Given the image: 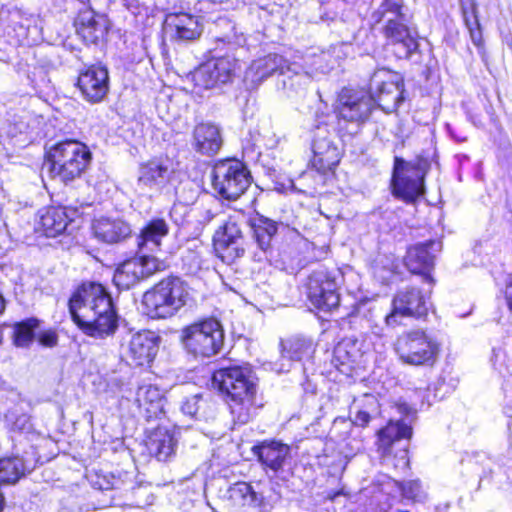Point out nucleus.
<instances>
[{"mask_svg": "<svg viewBox=\"0 0 512 512\" xmlns=\"http://www.w3.org/2000/svg\"><path fill=\"white\" fill-rule=\"evenodd\" d=\"M336 61L332 59L330 52H321L319 55H315L309 61H306L307 70L300 74H294L300 80H307L309 77L316 73H327L334 67Z\"/></svg>", "mask_w": 512, "mask_h": 512, "instance_id": "nucleus-38", "label": "nucleus"}, {"mask_svg": "<svg viewBox=\"0 0 512 512\" xmlns=\"http://www.w3.org/2000/svg\"><path fill=\"white\" fill-rule=\"evenodd\" d=\"M337 273L326 268L313 271L307 282V295L311 304L319 310L328 312L340 303Z\"/></svg>", "mask_w": 512, "mask_h": 512, "instance_id": "nucleus-11", "label": "nucleus"}, {"mask_svg": "<svg viewBox=\"0 0 512 512\" xmlns=\"http://www.w3.org/2000/svg\"><path fill=\"white\" fill-rule=\"evenodd\" d=\"M69 311L78 327L91 337L105 338L118 327L112 299L101 284H82L70 298Z\"/></svg>", "mask_w": 512, "mask_h": 512, "instance_id": "nucleus-1", "label": "nucleus"}, {"mask_svg": "<svg viewBox=\"0 0 512 512\" xmlns=\"http://www.w3.org/2000/svg\"><path fill=\"white\" fill-rule=\"evenodd\" d=\"M369 96L387 113L395 111L403 101V81L397 73L379 69L373 73L369 84Z\"/></svg>", "mask_w": 512, "mask_h": 512, "instance_id": "nucleus-9", "label": "nucleus"}, {"mask_svg": "<svg viewBox=\"0 0 512 512\" xmlns=\"http://www.w3.org/2000/svg\"><path fill=\"white\" fill-rule=\"evenodd\" d=\"M199 6V10L204 13V17L207 21L213 24H215V20L220 16L215 14L224 10L223 3L214 0H202L199 2Z\"/></svg>", "mask_w": 512, "mask_h": 512, "instance_id": "nucleus-45", "label": "nucleus"}, {"mask_svg": "<svg viewBox=\"0 0 512 512\" xmlns=\"http://www.w3.org/2000/svg\"><path fill=\"white\" fill-rule=\"evenodd\" d=\"M111 0H108V2H104V0H87L84 3H88L89 7L91 9H94V7H102V6H108L110 4Z\"/></svg>", "mask_w": 512, "mask_h": 512, "instance_id": "nucleus-56", "label": "nucleus"}, {"mask_svg": "<svg viewBox=\"0 0 512 512\" xmlns=\"http://www.w3.org/2000/svg\"><path fill=\"white\" fill-rule=\"evenodd\" d=\"M403 0H383L377 10L371 15L373 25L379 24L382 21L388 22V17L399 20L404 19Z\"/></svg>", "mask_w": 512, "mask_h": 512, "instance_id": "nucleus-37", "label": "nucleus"}, {"mask_svg": "<svg viewBox=\"0 0 512 512\" xmlns=\"http://www.w3.org/2000/svg\"><path fill=\"white\" fill-rule=\"evenodd\" d=\"M458 141H465L466 140V137H462V138H457Z\"/></svg>", "mask_w": 512, "mask_h": 512, "instance_id": "nucleus-63", "label": "nucleus"}, {"mask_svg": "<svg viewBox=\"0 0 512 512\" xmlns=\"http://www.w3.org/2000/svg\"><path fill=\"white\" fill-rule=\"evenodd\" d=\"M402 21L403 19L395 20L388 17L383 33L389 43L394 46L396 56L408 58L417 50L418 42Z\"/></svg>", "mask_w": 512, "mask_h": 512, "instance_id": "nucleus-22", "label": "nucleus"}, {"mask_svg": "<svg viewBox=\"0 0 512 512\" xmlns=\"http://www.w3.org/2000/svg\"><path fill=\"white\" fill-rule=\"evenodd\" d=\"M199 400H200L199 395H194V396L186 399L181 406L182 412L189 416H195L199 410V405H198Z\"/></svg>", "mask_w": 512, "mask_h": 512, "instance_id": "nucleus-46", "label": "nucleus"}, {"mask_svg": "<svg viewBox=\"0 0 512 512\" xmlns=\"http://www.w3.org/2000/svg\"><path fill=\"white\" fill-rule=\"evenodd\" d=\"M142 255L134 257L138 261L140 268L143 270V279L149 277L157 271L164 269V263L158 260L154 256L146 255L145 252H141Z\"/></svg>", "mask_w": 512, "mask_h": 512, "instance_id": "nucleus-44", "label": "nucleus"}, {"mask_svg": "<svg viewBox=\"0 0 512 512\" xmlns=\"http://www.w3.org/2000/svg\"><path fill=\"white\" fill-rule=\"evenodd\" d=\"M76 32L86 44H97L103 40L109 29V20L105 14L94 9L80 10L74 22Z\"/></svg>", "mask_w": 512, "mask_h": 512, "instance_id": "nucleus-18", "label": "nucleus"}, {"mask_svg": "<svg viewBox=\"0 0 512 512\" xmlns=\"http://www.w3.org/2000/svg\"><path fill=\"white\" fill-rule=\"evenodd\" d=\"M373 109V97L365 91L343 89L339 95L337 113L340 120L359 125L369 118Z\"/></svg>", "mask_w": 512, "mask_h": 512, "instance_id": "nucleus-14", "label": "nucleus"}, {"mask_svg": "<svg viewBox=\"0 0 512 512\" xmlns=\"http://www.w3.org/2000/svg\"><path fill=\"white\" fill-rule=\"evenodd\" d=\"M213 384L230 397L231 413L240 424L250 421L254 412L256 384L252 371L247 367L231 366L214 372Z\"/></svg>", "mask_w": 512, "mask_h": 512, "instance_id": "nucleus-2", "label": "nucleus"}, {"mask_svg": "<svg viewBox=\"0 0 512 512\" xmlns=\"http://www.w3.org/2000/svg\"><path fill=\"white\" fill-rule=\"evenodd\" d=\"M252 448H290L289 445L283 444L281 442L275 441V440H269V441H263L259 445H254Z\"/></svg>", "mask_w": 512, "mask_h": 512, "instance_id": "nucleus-52", "label": "nucleus"}, {"mask_svg": "<svg viewBox=\"0 0 512 512\" xmlns=\"http://www.w3.org/2000/svg\"><path fill=\"white\" fill-rule=\"evenodd\" d=\"M179 438V430L158 426L155 429H147L143 443L147 448H174L179 444Z\"/></svg>", "mask_w": 512, "mask_h": 512, "instance_id": "nucleus-34", "label": "nucleus"}, {"mask_svg": "<svg viewBox=\"0 0 512 512\" xmlns=\"http://www.w3.org/2000/svg\"><path fill=\"white\" fill-rule=\"evenodd\" d=\"M363 352L357 339L346 338L339 342L333 351L335 365H349L358 361Z\"/></svg>", "mask_w": 512, "mask_h": 512, "instance_id": "nucleus-36", "label": "nucleus"}, {"mask_svg": "<svg viewBox=\"0 0 512 512\" xmlns=\"http://www.w3.org/2000/svg\"><path fill=\"white\" fill-rule=\"evenodd\" d=\"M298 68L295 64H288L278 54H269L251 63L245 72L244 81L249 88H256L275 72H279L292 81L294 74H298Z\"/></svg>", "mask_w": 512, "mask_h": 512, "instance_id": "nucleus-15", "label": "nucleus"}, {"mask_svg": "<svg viewBox=\"0 0 512 512\" xmlns=\"http://www.w3.org/2000/svg\"><path fill=\"white\" fill-rule=\"evenodd\" d=\"M372 419L371 412L367 409H359L357 410L353 420L352 424L359 426V427H365L370 420Z\"/></svg>", "mask_w": 512, "mask_h": 512, "instance_id": "nucleus-47", "label": "nucleus"}, {"mask_svg": "<svg viewBox=\"0 0 512 512\" xmlns=\"http://www.w3.org/2000/svg\"><path fill=\"white\" fill-rule=\"evenodd\" d=\"M40 342L45 346H54L57 343V335L54 332H47L41 335Z\"/></svg>", "mask_w": 512, "mask_h": 512, "instance_id": "nucleus-51", "label": "nucleus"}, {"mask_svg": "<svg viewBox=\"0 0 512 512\" xmlns=\"http://www.w3.org/2000/svg\"><path fill=\"white\" fill-rule=\"evenodd\" d=\"M187 297L186 284L178 277H168L144 293L142 304L149 317L168 318L186 304Z\"/></svg>", "mask_w": 512, "mask_h": 512, "instance_id": "nucleus-4", "label": "nucleus"}, {"mask_svg": "<svg viewBox=\"0 0 512 512\" xmlns=\"http://www.w3.org/2000/svg\"><path fill=\"white\" fill-rule=\"evenodd\" d=\"M412 437L411 426L402 421L390 420L386 426L377 431L379 448H389L401 440H408Z\"/></svg>", "mask_w": 512, "mask_h": 512, "instance_id": "nucleus-33", "label": "nucleus"}, {"mask_svg": "<svg viewBox=\"0 0 512 512\" xmlns=\"http://www.w3.org/2000/svg\"><path fill=\"white\" fill-rule=\"evenodd\" d=\"M232 496L234 495H241L242 497H245L246 495L251 493V486L247 483H237L235 486L231 489Z\"/></svg>", "mask_w": 512, "mask_h": 512, "instance_id": "nucleus-50", "label": "nucleus"}, {"mask_svg": "<svg viewBox=\"0 0 512 512\" xmlns=\"http://www.w3.org/2000/svg\"><path fill=\"white\" fill-rule=\"evenodd\" d=\"M402 496L406 499L421 502L426 498V493L422 489L418 480H409L402 482L399 486Z\"/></svg>", "mask_w": 512, "mask_h": 512, "instance_id": "nucleus-43", "label": "nucleus"}, {"mask_svg": "<svg viewBox=\"0 0 512 512\" xmlns=\"http://www.w3.org/2000/svg\"><path fill=\"white\" fill-rule=\"evenodd\" d=\"M281 356L283 359L291 361H301L308 359L315 351L311 339L301 336H293L281 342Z\"/></svg>", "mask_w": 512, "mask_h": 512, "instance_id": "nucleus-32", "label": "nucleus"}, {"mask_svg": "<svg viewBox=\"0 0 512 512\" xmlns=\"http://www.w3.org/2000/svg\"><path fill=\"white\" fill-rule=\"evenodd\" d=\"M91 159V152L85 144L66 140L49 148L45 168L52 179L68 183L84 173Z\"/></svg>", "mask_w": 512, "mask_h": 512, "instance_id": "nucleus-3", "label": "nucleus"}, {"mask_svg": "<svg viewBox=\"0 0 512 512\" xmlns=\"http://www.w3.org/2000/svg\"><path fill=\"white\" fill-rule=\"evenodd\" d=\"M136 403L141 414L147 419H157L164 414L165 398L160 389L151 384L138 387Z\"/></svg>", "mask_w": 512, "mask_h": 512, "instance_id": "nucleus-27", "label": "nucleus"}, {"mask_svg": "<svg viewBox=\"0 0 512 512\" xmlns=\"http://www.w3.org/2000/svg\"><path fill=\"white\" fill-rule=\"evenodd\" d=\"M463 19L467 29L470 32L473 43L477 46L482 44V33L478 18L475 13V4L472 1L461 2Z\"/></svg>", "mask_w": 512, "mask_h": 512, "instance_id": "nucleus-40", "label": "nucleus"}, {"mask_svg": "<svg viewBox=\"0 0 512 512\" xmlns=\"http://www.w3.org/2000/svg\"><path fill=\"white\" fill-rule=\"evenodd\" d=\"M99 484V488L100 489H110V488H114L115 487V484L114 483H111L110 481L106 480V478L104 477V483H98Z\"/></svg>", "mask_w": 512, "mask_h": 512, "instance_id": "nucleus-57", "label": "nucleus"}, {"mask_svg": "<svg viewBox=\"0 0 512 512\" xmlns=\"http://www.w3.org/2000/svg\"><path fill=\"white\" fill-rule=\"evenodd\" d=\"M39 325L38 320L28 319L15 325L14 342L19 347L27 346L34 337V329Z\"/></svg>", "mask_w": 512, "mask_h": 512, "instance_id": "nucleus-41", "label": "nucleus"}, {"mask_svg": "<svg viewBox=\"0 0 512 512\" xmlns=\"http://www.w3.org/2000/svg\"><path fill=\"white\" fill-rule=\"evenodd\" d=\"M158 351V337L154 332L141 331L123 340L120 346L122 359L133 367L149 365Z\"/></svg>", "mask_w": 512, "mask_h": 512, "instance_id": "nucleus-12", "label": "nucleus"}, {"mask_svg": "<svg viewBox=\"0 0 512 512\" xmlns=\"http://www.w3.org/2000/svg\"><path fill=\"white\" fill-rule=\"evenodd\" d=\"M173 173V163L168 158H158L139 168L137 187L141 191L157 190L167 183Z\"/></svg>", "mask_w": 512, "mask_h": 512, "instance_id": "nucleus-19", "label": "nucleus"}, {"mask_svg": "<svg viewBox=\"0 0 512 512\" xmlns=\"http://www.w3.org/2000/svg\"><path fill=\"white\" fill-rule=\"evenodd\" d=\"M214 190L224 199L236 200L250 185V175L237 160H223L213 168Z\"/></svg>", "mask_w": 512, "mask_h": 512, "instance_id": "nucleus-8", "label": "nucleus"}, {"mask_svg": "<svg viewBox=\"0 0 512 512\" xmlns=\"http://www.w3.org/2000/svg\"><path fill=\"white\" fill-rule=\"evenodd\" d=\"M182 342L189 354L195 357H211L221 350L224 332L219 321L208 318L184 328Z\"/></svg>", "mask_w": 512, "mask_h": 512, "instance_id": "nucleus-5", "label": "nucleus"}, {"mask_svg": "<svg viewBox=\"0 0 512 512\" xmlns=\"http://www.w3.org/2000/svg\"><path fill=\"white\" fill-rule=\"evenodd\" d=\"M37 230L47 237H56L65 231L69 218L64 208L48 207L38 213Z\"/></svg>", "mask_w": 512, "mask_h": 512, "instance_id": "nucleus-29", "label": "nucleus"}, {"mask_svg": "<svg viewBox=\"0 0 512 512\" xmlns=\"http://www.w3.org/2000/svg\"><path fill=\"white\" fill-rule=\"evenodd\" d=\"M338 495H340V492H337V493H334V494H328V498L333 500Z\"/></svg>", "mask_w": 512, "mask_h": 512, "instance_id": "nucleus-62", "label": "nucleus"}, {"mask_svg": "<svg viewBox=\"0 0 512 512\" xmlns=\"http://www.w3.org/2000/svg\"><path fill=\"white\" fill-rule=\"evenodd\" d=\"M211 32L215 43V51L223 49L233 51L246 44L244 33L239 31L237 25L225 16H219L215 20Z\"/></svg>", "mask_w": 512, "mask_h": 512, "instance_id": "nucleus-24", "label": "nucleus"}, {"mask_svg": "<svg viewBox=\"0 0 512 512\" xmlns=\"http://www.w3.org/2000/svg\"><path fill=\"white\" fill-rule=\"evenodd\" d=\"M5 309V300L2 296V294H0V314L4 311Z\"/></svg>", "mask_w": 512, "mask_h": 512, "instance_id": "nucleus-60", "label": "nucleus"}, {"mask_svg": "<svg viewBox=\"0 0 512 512\" xmlns=\"http://www.w3.org/2000/svg\"><path fill=\"white\" fill-rule=\"evenodd\" d=\"M15 29L18 35L29 41V38L34 42L37 40L39 34L38 17L34 15L21 17L20 21L16 23Z\"/></svg>", "mask_w": 512, "mask_h": 512, "instance_id": "nucleus-42", "label": "nucleus"}, {"mask_svg": "<svg viewBox=\"0 0 512 512\" xmlns=\"http://www.w3.org/2000/svg\"><path fill=\"white\" fill-rule=\"evenodd\" d=\"M3 507H4V497H3L2 493L0 492V512H2Z\"/></svg>", "mask_w": 512, "mask_h": 512, "instance_id": "nucleus-61", "label": "nucleus"}, {"mask_svg": "<svg viewBox=\"0 0 512 512\" xmlns=\"http://www.w3.org/2000/svg\"><path fill=\"white\" fill-rule=\"evenodd\" d=\"M174 455V450H156L155 451V458L157 461H167L169 458H171Z\"/></svg>", "mask_w": 512, "mask_h": 512, "instance_id": "nucleus-53", "label": "nucleus"}, {"mask_svg": "<svg viewBox=\"0 0 512 512\" xmlns=\"http://www.w3.org/2000/svg\"><path fill=\"white\" fill-rule=\"evenodd\" d=\"M441 248V243L433 240L416 244L408 249L404 264L411 273L426 275L433 266L434 252Z\"/></svg>", "mask_w": 512, "mask_h": 512, "instance_id": "nucleus-23", "label": "nucleus"}, {"mask_svg": "<svg viewBox=\"0 0 512 512\" xmlns=\"http://www.w3.org/2000/svg\"><path fill=\"white\" fill-rule=\"evenodd\" d=\"M216 216L212 207H202L200 210L199 221L203 224L211 222Z\"/></svg>", "mask_w": 512, "mask_h": 512, "instance_id": "nucleus-49", "label": "nucleus"}, {"mask_svg": "<svg viewBox=\"0 0 512 512\" xmlns=\"http://www.w3.org/2000/svg\"><path fill=\"white\" fill-rule=\"evenodd\" d=\"M311 165L319 173L325 174L336 168L341 160V150L328 134L318 133L312 143Z\"/></svg>", "mask_w": 512, "mask_h": 512, "instance_id": "nucleus-21", "label": "nucleus"}, {"mask_svg": "<svg viewBox=\"0 0 512 512\" xmlns=\"http://www.w3.org/2000/svg\"><path fill=\"white\" fill-rule=\"evenodd\" d=\"M135 258L123 262L115 271L113 281L123 289H129L131 286L143 279V270Z\"/></svg>", "mask_w": 512, "mask_h": 512, "instance_id": "nucleus-35", "label": "nucleus"}, {"mask_svg": "<svg viewBox=\"0 0 512 512\" xmlns=\"http://www.w3.org/2000/svg\"><path fill=\"white\" fill-rule=\"evenodd\" d=\"M394 347L400 360L413 366L433 365L439 353L438 343L422 330L402 333Z\"/></svg>", "mask_w": 512, "mask_h": 512, "instance_id": "nucleus-6", "label": "nucleus"}, {"mask_svg": "<svg viewBox=\"0 0 512 512\" xmlns=\"http://www.w3.org/2000/svg\"><path fill=\"white\" fill-rule=\"evenodd\" d=\"M36 454V450H25L21 458L0 459V485L15 483L25 473L31 472L37 464H43L56 456L41 460Z\"/></svg>", "mask_w": 512, "mask_h": 512, "instance_id": "nucleus-20", "label": "nucleus"}, {"mask_svg": "<svg viewBox=\"0 0 512 512\" xmlns=\"http://www.w3.org/2000/svg\"><path fill=\"white\" fill-rule=\"evenodd\" d=\"M396 409L400 414L404 415H409L413 411L412 407L404 402L396 404Z\"/></svg>", "mask_w": 512, "mask_h": 512, "instance_id": "nucleus-55", "label": "nucleus"}, {"mask_svg": "<svg viewBox=\"0 0 512 512\" xmlns=\"http://www.w3.org/2000/svg\"><path fill=\"white\" fill-rule=\"evenodd\" d=\"M241 65L234 56L224 55L214 57L202 64L193 74L196 86L212 89L232 83L238 76Z\"/></svg>", "mask_w": 512, "mask_h": 512, "instance_id": "nucleus-10", "label": "nucleus"}, {"mask_svg": "<svg viewBox=\"0 0 512 512\" xmlns=\"http://www.w3.org/2000/svg\"><path fill=\"white\" fill-rule=\"evenodd\" d=\"M216 252L223 261L231 262L244 254L242 231L231 218L223 221L213 236Z\"/></svg>", "mask_w": 512, "mask_h": 512, "instance_id": "nucleus-16", "label": "nucleus"}, {"mask_svg": "<svg viewBox=\"0 0 512 512\" xmlns=\"http://www.w3.org/2000/svg\"><path fill=\"white\" fill-rule=\"evenodd\" d=\"M340 425H349L346 419L344 418H337L334 420L333 429H337Z\"/></svg>", "mask_w": 512, "mask_h": 512, "instance_id": "nucleus-58", "label": "nucleus"}, {"mask_svg": "<svg viewBox=\"0 0 512 512\" xmlns=\"http://www.w3.org/2000/svg\"><path fill=\"white\" fill-rule=\"evenodd\" d=\"M490 361L496 370L501 371L505 361L504 352L501 349H493Z\"/></svg>", "mask_w": 512, "mask_h": 512, "instance_id": "nucleus-48", "label": "nucleus"}, {"mask_svg": "<svg viewBox=\"0 0 512 512\" xmlns=\"http://www.w3.org/2000/svg\"><path fill=\"white\" fill-rule=\"evenodd\" d=\"M169 233V226L164 219L150 220L137 237L140 252H154L159 249L162 239Z\"/></svg>", "mask_w": 512, "mask_h": 512, "instance_id": "nucleus-28", "label": "nucleus"}, {"mask_svg": "<svg viewBox=\"0 0 512 512\" xmlns=\"http://www.w3.org/2000/svg\"><path fill=\"white\" fill-rule=\"evenodd\" d=\"M425 159L406 162L395 157L392 185L394 194L405 201H413L424 193V177L428 169Z\"/></svg>", "mask_w": 512, "mask_h": 512, "instance_id": "nucleus-7", "label": "nucleus"}, {"mask_svg": "<svg viewBox=\"0 0 512 512\" xmlns=\"http://www.w3.org/2000/svg\"><path fill=\"white\" fill-rule=\"evenodd\" d=\"M253 238L258 247L268 253L272 249V240L278 231V223L270 218L257 215L250 219Z\"/></svg>", "mask_w": 512, "mask_h": 512, "instance_id": "nucleus-31", "label": "nucleus"}, {"mask_svg": "<svg viewBox=\"0 0 512 512\" xmlns=\"http://www.w3.org/2000/svg\"><path fill=\"white\" fill-rule=\"evenodd\" d=\"M365 400H366V406L367 407H373L376 404V400H375V398L373 396L366 395L365 396Z\"/></svg>", "mask_w": 512, "mask_h": 512, "instance_id": "nucleus-59", "label": "nucleus"}, {"mask_svg": "<svg viewBox=\"0 0 512 512\" xmlns=\"http://www.w3.org/2000/svg\"><path fill=\"white\" fill-rule=\"evenodd\" d=\"M77 85L84 99L91 103L101 102L109 90V74L104 66L92 65L78 76Z\"/></svg>", "mask_w": 512, "mask_h": 512, "instance_id": "nucleus-17", "label": "nucleus"}, {"mask_svg": "<svg viewBox=\"0 0 512 512\" xmlns=\"http://www.w3.org/2000/svg\"><path fill=\"white\" fill-rule=\"evenodd\" d=\"M167 21L168 26L173 29V38L178 41L196 40L203 31L198 18L189 14L173 15Z\"/></svg>", "mask_w": 512, "mask_h": 512, "instance_id": "nucleus-30", "label": "nucleus"}, {"mask_svg": "<svg viewBox=\"0 0 512 512\" xmlns=\"http://www.w3.org/2000/svg\"><path fill=\"white\" fill-rule=\"evenodd\" d=\"M74 451H75V453L70 455L72 457V459L75 461H78L81 465H83L84 467L87 468L89 465L87 459L83 457V455L80 453L79 450H74Z\"/></svg>", "mask_w": 512, "mask_h": 512, "instance_id": "nucleus-54", "label": "nucleus"}, {"mask_svg": "<svg viewBox=\"0 0 512 512\" xmlns=\"http://www.w3.org/2000/svg\"><path fill=\"white\" fill-rule=\"evenodd\" d=\"M94 236L104 243L113 244L131 235L130 225L120 218L99 217L92 223Z\"/></svg>", "mask_w": 512, "mask_h": 512, "instance_id": "nucleus-26", "label": "nucleus"}, {"mask_svg": "<svg viewBox=\"0 0 512 512\" xmlns=\"http://www.w3.org/2000/svg\"><path fill=\"white\" fill-rule=\"evenodd\" d=\"M258 459L267 468L277 473L288 464V450H253Z\"/></svg>", "mask_w": 512, "mask_h": 512, "instance_id": "nucleus-39", "label": "nucleus"}, {"mask_svg": "<svg viewBox=\"0 0 512 512\" xmlns=\"http://www.w3.org/2000/svg\"><path fill=\"white\" fill-rule=\"evenodd\" d=\"M192 147L202 155L213 156L221 148L223 139L220 127L212 122H201L193 129Z\"/></svg>", "mask_w": 512, "mask_h": 512, "instance_id": "nucleus-25", "label": "nucleus"}, {"mask_svg": "<svg viewBox=\"0 0 512 512\" xmlns=\"http://www.w3.org/2000/svg\"><path fill=\"white\" fill-rule=\"evenodd\" d=\"M392 306L391 313L385 317L388 326L400 324L403 317H422L428 312L427 297L414 287L400 290L394 296Z\"/></svg>", "mask_w": 512, "mask_h": 512, "instance_id": "nucleus-13", "label": "nucleus"}]
</instances>
